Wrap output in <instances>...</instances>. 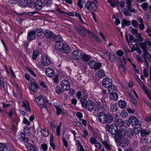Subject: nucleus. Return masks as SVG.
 I'll return each instance as SVG.
<instances>
[{"label": "nucleus", "mask_w": 151, "mask_h": 151, "mask_svg": "<svg viewBox=\"0 0 151 151\" xmlns=\"http://www.w3.org/2000/svg\"><path fill=\"white\" fill-rule=\"evenodd\" d=\"M97 1L96 0L92 1H88L85 4V7L89 11L93 12L97 8V6L96 4Z\"/></svg>", "instance_id": "obj_1"}, {"label": "nucleus", "mask_w": 151, "mask_h": 151, "mask_svg": "<svg viewBox=\"0 0 151 151\" xmlns=\"http://www.w3.org/2000/svg\"><path fill=\"white\" fill-rule=\"evenodd\" d=\"M105 128L106 131L108 130L112 135L116 134L118 130L116 126L114 124H112L111 125H106Z\"/></svg>", "instance_id": "obj_2"}, {"label": "nucleus", "mask_w": 151, "mask_h": 151, "mask_svg": "<svg viewBox=\"0 0 151 151\" xmlns=\"http://www.w3.org/2000/svg\"><path fill=\"white\" fill-rule=\"evenodd\" d=\"M114 139L116 143L121 144L122 147H123L127 146L129 143V140L126 137L121 138H115Z\"/></svg>", "instance_id": "obj_3"}, {"label": "nucleus", "mask_w": 151, "mask_h": 151, "mask_svg": "<svg viewBox=\"0 0 151 151\" xmlns=\"http://www.w3.org/2000/svg\"><path fill=\"white\" fill-rule=\"evenodd\" d=\"M71 57L74 60H80L83 57V54L80 50H75L72 52Z\"/></svg>", "instance_id": "obj_4"}, {"label": "nucleus", "mask_w": 151, "mask_h": 151, "mask_svg": "<svg viewBox=\"0 0 151 151\" xmlns=\"http://www.w3.org/2000/svg\"><path fill=\"white\" fill-rule=\"evenodd\" d=\"M35 101L40 106V107L46 108V102H45V99L42 97L41 96H39L35 98Z\"/></svg>", "instance_id": "obj_5"}, {"label": "nucleus", "mask_w": 151, "mask_h": 151, "mask_svg": "<svg viewBox=\"0 0 151 151\" xmlns=\"http://www.w3.org/2000/svg\"><path fill=\"white\" fill-rule=\"evenodd\" d=\"M94 104L91 100H88L86 102L85 105L84 107H86L88 111H91L94 109Z\"/></svg>", "instance_id": "obj_6"}, {"label": "nucleus", "mask_w": 151, "mask_h": 151, "mask_svg": "<svg viewBox=\"0 0 151 151\" xmlns=\"http://www.w3.org/2000/svg\"><path fill=\"white\" fill-rule=\"evenodd\" d=\"M41 60L42 64L44 66H47L50 64L51 61L49 57L46 54L42 55Z\"/></svg>", "instance_id": "obj_7"}, {"label": "nucleus", "mask_w": 151, "mask_h": 151, "mask_svg": "<svg viewBox=\"0 0 151 151\" xmlns=\"http://www.w3.org/2000/svg\"><path fill=\"white\" fill-rule=\"evenodd\" d=\"M60 85L62 88L64 90L67 91L69 89L70 87L69 81L66 79L62 80L61 82Z\"/></svg>", "instance_id": "obj_8"}, {"label": "nucleus", "mask_w": 151, "mask_h": 151, "mask_svg": "<svg viewBox=\"0 0 151 151\" xmlns=\"http://www.w3.org/2000/svg\"><path fill=\"white\" fill-rule=\"evenodd\" d=\"M104 124H109L111 123L113 120V117L111 114L109 113H105Z\"/></svg>", "instance_id": "obj_9"}, {"label": "nucleus", "mask_w": 151, "mask_h": 151, "mask_svg": "<svg viewBox=\"0 0 151 151\" xmlns=\"http://www.w3.org/2000/svg\"><path fill=\"white\" fill-rule=\"evenodd\" d=\"M102 82L103 86L105 88H107L112 85V80L108 78H104Z\"/></svg>", "instance_id": "obj_10"}, {"label": "nucleus", "mask_w": 151, "mask_h": 151, "mask_svg": "<svg viewBox=\"0 0 151 151\" xmlns=\"http://www.w3.org/2000/svg\"><path fill=\"white\" fill-rule=\"evenodd\" d=\"M126 130L122 128H120L119 129L117 130V134L118 137L119 138H121L124 137L126 135Z\"/></svg>", "instance_id": "obj_11"}, {"label": "nucleus", "mask_w": 151, "mask_h": 151, "mask_svg": "<svg viewBox=\"0 0 151 151\" xmlns=\"http://www.w3.org/2000/svg\"><path fill=\"white\" fill-rule=\"evenodd\" d=\"M29 87L33 92H37L38 89L37 84L35 81H31L29 85Z\"/></svg>", "instance_id": "obj_12"}, {"label": "nucleus", "mask_w": 151, "mask_h": 151, "mask_svg": "<svg viewBox=\"0 0 151 151\" xmlns=\"http://www.w3.org/2000/svg\"><path fill=\"white\" fill-rule=\"evenodd\" d=\"M129 121V124H127V125H126V126H127V125L129 126L130 124H131L133 125H135L137 124L138 122L137 118L136 117L134 116H131L130 117Z\"/></svg>", "instance_id": "obj_13"}, {"label": "nucleus", "mask_w": 151, "mask_h": 151, "mask_svg": "<svg viewBox=\"0 0 151 151\" xmlns=\"http://www.w3.org/2000/svg\"><path fill=\"white\" fill-rule=\"evenodd\" d=\"M105 113L104 112H101L99 113L98 115V118L99 121L102 124H104V122L105 118Z\"/></svg>", "instance_id": "obj_14"}, {"label": "nucleus", "mask_w": 151, "mask_h": 151, "mask_svg": "<svg viewBox=\"0 0 151 151\" xmlns=\"http://www.w3.org/2000/svg\"><path fill=\"white\" fill-rule=\"evenodd\" d=\"M34 5L36 9L40 10L42 7L43 4L41 0H37L35 3Z\"/></svg>", "instance_id": "obj_15"}, {"label": "nucleus", "mask_w": 151, "mask_h": 151, "mask_svg": "<svg viewBox=\"0 0 151 151\" xmlns=\"http://www.w3.org/2000/svg\"><path fill=\"white\" fill-rule=\"evenodd\" d=\"M45 73L46 76L50 77H53L55 75L53 69L49 68L46 69Z\"/></svg>", "instance_id": "obj_16"}, {"label": "nucleus", "mask_w": 151, "mask_h": 151, "mask_svg": "<svg viewBox=\"0 0 151 151\" xmlns=\"http://www.w3.org/2000/svg\"><path fill=\"white\" fill-rule=\"evenodd\" d=\"M19 139L21 141H24L25 142L28 143L29 141V139L27 137H25V134L24 133L21 132V133L19 135Z\"/></svg>", "instance_id": "obj_17"}, {"label": "nucleus", "mask_w": 151, "mask_h": 151, "mask_svg": "<svg viewBox=\"0 0 151 151\" xmlns=\"http://www.w3.org/2000/svg\"><path fill=\"white\" fill-rule=\"evenodd\" d=\"M136 38L134 40V42L138 43L139 42H141L143 40V38L142 36V34L140 33H138L135 35Z\"/></svg>", "instance_id": "obj_18"}, {"label": "nucleus", "mask_w": 151, "mask_h": 151, "mask_svg": "<svg viewBox=\"0 0 151 151\" xmlns=\"http://www.w3.org/2000/svg\"><path fill=\"white\" fill-rule=\"evenodd\" d=\"M44 35L47 38L51 39L52 38V39L54 35L51 31L47 30L45 32Z\"/></svg>", "instance_id": "obj_19"}, {"label": "nucleus", "mask_w": 151, "mask_h": 151, "mask_svg": "<svg viewBox=\"0 0 151 151\" xmlns=\"http://www.w3.org/2000/svg\"><path fill=\"white\" fill-rule=\"evenodd\" d=\"M114 122L115 123V124L117 127H120L123 126L124 124V122L122 119H116L114 120Z\"/></svg>", "instance_id": "obj_20"}, {"label": "nucleus", "mask_w": 151, "mask_h": 151, "mask_svg": "<svg viewBox=\"0 0 151 151\" xmlns=\"http://www.w3.org/2000/svg\"><path fill=\"white\" fill-rule=\"evenodd\" d=\"M61 50L63 52L67 54L70 52V49L68 45L66 44H64Z\"/></svg>", "instance_id": "obj_21"}, {"label": "nucleus", "mask_w": 151, "mask_h": 151, "mask_svg": "<svg viewBox=\"0 0 151 151\" xmlns=\"http://www.w3.org/2000/svg\"><path fill=\"white\" fill-rule=\"evenodd\" d=\"M64 45L62 41L60 42H57L55 44V48L58 51H60L62 48V47Z\"/></svg>", "instance_id": "obj_22"}, {"label": "nucleus", "mask_w": 151, "mask_h": 151, "mask_svg": "<svg viewBox=\"0 0 151 151\" xmlns=\"http://www.w3.org/2000/svg\"><path fill=\"white\" fill-rule=\"evenodd\" d=\"M26 146L28 151H36V149L34 146L30 143H27Z\"/></svg>", "instance_id": "obj_23"}, {"label": "nucleus", "mask_w": 151, "mask_h": 151, "mask_svg": "<svg viewBox=\"0 0 151 151\" xmlns=\"http://www.w3.org/2000/svg\"><path fill=\"white\" fill-rule=\"evenodd\" d=\"M35 34L34 31H30L28 33L27 38L29 40H33L35 37Z\"/></svg>", "instance_id": "obj_24"}, {"label": "nucleus", "mask_w": 151, "mask_h": 151, "mask_svg": "<svg viewBox=\"0 0 151 151\" xmlns=\"http://www.w3.org/2000/svg\"><path fill=\"white\" fill-rule=\"evenodd\" d=\"M109 96L110 99L115 100H117L118 98V94L116 92L112 93H110Z\"/></svg>", "instance_id": "obj_25"}, {"label": "nucleus", "mask_w": 151, "mask_h": 151, "mask_svg": "<svg viewBox=\"0 0 151 151\" xmlns=\"http://www.w3.org/2000/svg\"><path fill=\"white\" fill-rule=\"evenodd\" d=\"M122 28L124 29L125 26H129L130 24V22L125 19H123L122 21Z\"/></svg>", "instance_id": "obj_26"}, {"label": "nucleus", "mask_w": 151, "mask_h": 151, "mask_svg": "<svg viewBox=\"0 0 151 151\" xmlns=\"http://www.w3.org/2000/svg\"><path fill=\"white\" fill-rule=\"evenodd\" d=\"M52 39L55 42V43L62 42L63 41L62 38L59 35H54L52 38Z\"/></svg>", "instance_id": "obj_27"}, {"label": "nucleus", "mask_w": 151, "mask_h": 151, "mask_svg": "<svg viewBox=\"0 0 151 151\" xmlns=\"http://www.w3.org/2000/svg\"><path fill=\"white\" fill-rule=\"evenodd\" d=\"M23 104L22 105V107H25L27 111L30 112L31 110L29 108V104L28 102L25 100L23 101Z\"/></svg>", "instance_id": "obj_28"}, {"label": "nucleus", "mask_w": 151, "mask_h": 151, "mask_svg": "<svg viewBox=\"0 0 151 151\" xmlns=\"http://www.w3.org/2000/svg\"><path fill=\"white\" fill-rule=\"evenodd\" d=\"M101 110L105 111H107L109 110V107L104 101L102 102V105L101 107Z\"/></svg>", "instance_id": "obj_29"}, {"label": "nucleus", "mask_w": 151, "mask_h": 151, "mask_svg": "<svg viewBox=\"0 0 151 151\" xmlns=\"http://www.w3.org/2000/svg\"><path fill=\"white\" fill-rule=\"evenodd\" d=\"M27 2V0H18L17 3L19 5L22 6H25Z\"/></svg>", "instance_id": "obj_30"}, {"label": "nucleus", "mask_w": 151, "mask_h": 151, "mask_svg": "<svg viewBox=\"0 0 151 151\" xmlns=\"http://www.w3.org/2000/svg\"><path fill=\"white\" fill-rule=\"evenodd\" d=\"M34 31L38 36H41L43 33V30L41 28H37Z\"/></svg>", "instance_id": "obj_31"}, {"label": "nucleus", "mask_w": 151, "mask_h": 151, "mask_svg": "<svg viewBox=\"0 0 151 151\" xmlns=\"http://www.w3.org/2000/svg\"><path fill=\"white\" fill-rule=\"evenodd\" d=\"M126 134H127V136L129 137H131L133 136L134 134V132L132 129H129L127 130Z\"/></svg>", "instance_id": "obj_32"}, {"label": "nucleus", "mask_w": 151, "mask_h": 151, "mask_svg": "<svg viewBox=\"0 0 151 151\" xmlns=\"http://www.w3.org/2000/svg\"><path fill=\"white\" fill-rule=\"evenodd\" d=\"M119 106L122 109H124L127 106L126 103L124 101H120L118 102Z\"/></svg>", "instance_id": "obj_33"}, {"label": "nucleus", "mask_w": 151, "mask_h": 151, "mask_svg": "<svg viewBox=\"0 0 151 151\" xmlns=\"http://www.w3.org/2000/svg\"><path fill=\"white\" fill-rule=\"evenodd\" d=\"M41 132L43 137H47L49 135V133L48 130L46 128L42 129Z\"/></svg>", "instance_id": "obj_34"}, {"label": "nucleus", "mask_w": 151, "mask_h": 151, "mask_svg": "<svg viewBox=\"0 0 151 151\" xmlns=\"http://www.w3.org/2000/svg\"><path fill=\"white\" fill-rule=\"evenodd\" d=\"M52 3V0H44L43 1V6L48 7L50 6Z\"/></svg>", "instance_id": "obj_35"}, {"label": "nucleus", "mask_w": 151, "mask_h": 151, "mask_svg": "<svg viewBox=\"0 0 151 151\" xmlns=\"http://www.w3.org/2000/svg\"><path fill=\"white\" fill-rule=\"evenodd\" d=\"M107 88L108 91L109 93V94L116 92V87L113 86H112V85L111 86H110Z\"/></svg>", "instance_id": "obj_36"}, {"label": "nucleus", "mask_w": 151, "mask_h": 151, "mask_svg": "<svg viewBox=\"0 0 151 151\" xmlns=\"http://www.w3.org/2000/svg\"><path fill=\"white\" fill-rule=\"evenodd\" d=\"M150 132V131L143 129L141 131V134L142 137H146V136L148 135Z\"/></svg>", "instance_id": "obj_37"}, {"label": "nucleus", "mask_w": 151, "mask_h": 151, "mask_svg": "<svg viewBox=\"0 0 151 151\" xmlns=\"http://www.w3.org/2000/svg\"><path fill=\"white\" fill-rule=\"evenodd\" d=\"M87 95L86 94L84 95V97H83L81 98V102L83 107H84V106L85 105L86 103V99L87 98Z\"/></svg>", "instance_id": "obj_38"}, {"label": "nucleus", "mask_w": 151, "mask_h": 151, "mask_svg": "<svg viewBox=\"0 0 151 151\" xmlns=\"http://www.w3.org/2000/svg\"><path fill=\"white\" fill-rule=\"evenodd\" d=\"M8 149L7 146L4 143H0V151H6Z\"/></svg>", "instance_id": "obj_39"}, {"label": "nucleus", "mask_w": 151, "mask_h": 151, "mask_svg": "<svg viewBox=\"0 0 151 151\" xmlns=\"http://www.w3.org/2000/svg\"><path fill=\"white\" fill-rule=\"evenodd\" d=\"M139 45L142 50L144 51V52L147 51V45L145 42H140L139 43Z\"/></svg>", "instance_id": "obj_40"}, {"label": "nucleus", "mask_w": 151, "mask_h": 151, "mask_svg": "<svg viewBox=\"0 0 151 151\" xmlns=\"http://www.w3.org/2000/svg\"><path fill=\"white\" fill-rule=\"evenodd\" d=\"M95 110L96 111H98L101 109L100 103L99 101H96L95 104Z\"/></svg>", "instance_id": "obj_41"}, {"label": "nucleus", "mask_w": 151, "mask_h": 151, "mask_svg": "<svg viewBox=\"0 0 151 151\" xmlns=\"http://www.w3.org/2000/svg\"><path fill=\"white\" fill-rule=\"evenodd\" d=\"M130 98L131 102L134 106H136L137 105V101L136 100L135 97L131 95H130Z\"/></svg>", "instance_id": "obj_42"}, {"label": "nucleus", "mask_w": 151, "mask_h": 151, "mask_svg": "<svg viewBox=\"0 0 151 151\" xmlns=\"http://www.w3.org/2000/svg\"><path fill=\"white\" fill-rule=\"evenodd\" d=\"M97 75L98 76L102 78L105 76L104 72L102 69H100Z\"/></svg>", "instance_id": "obj_43"}, {"label": "nucleus", "mask_w": 151, "mask_h": 151, "mask_svg": "<svg viewBox=\"0 0 151 151\" xmlns=\"http://www.w3.org/2000/svg\"><path fill=\"white\" fill-rule=\"evenodd\" d=\"M147 141V137H142L140 138V143L144 145H146Z\"/></svg>", "instance_id": "obj_44"}, {"label": "nucleus", "mask_w": 151, "mask_h": 151, "mask_svg": "<svg viewBox=\"0 0 151 151\" xmlns=\"http://www.w3.org/2000/svg\"><path fill=\"white\" fill-rule=\"evenodd\" d=\"M39 54V51L38 50H34L32 54V59L33 60L36 59Z\"/></svg>", "instance_id": "obj_45"}, {"label": "nucleus", "mask_w": 151, "mask_h": 151, "mask_svg": "<svg viewBox=\"0 0 151 151\" xmlns=\"http://www.w3.org/2000/svg\"><path fill=\"white\" fill-rule=\"evenodd\" d=\"M109 58L110 61L112 63L115 62L117 60L115 56L113 55H110Z\"/></svg>", "instance_id": "obj_46"}, {"label": "nucleus", "mask_w": 151, "mask_h": 151, "mask_svg": "<svg viewBox=\"0 0 151 151\" xmlns=\"http://www.w3.org/2000/svg\"><path fill=\"white\" fill-rule=\"evenodd\" d=\"M82 58L84 61H88L90 60L91 57L90 56L88 55L84 54L83 55Z\"/></svg>", "instance_id": "obj_47"}, {"label": "nucleus", "mask_w": 151, "mask_h": 151, "mask_svg": "<svg viewBox=\"0 0 151 151\" xmlns=\"http://www.w3.org/2000/svg\"><path fill=\"white\" fill-rule=\"evenodd\" d=\"M124 15L127 16H130L131 15V13H129V10L125 8L122 9Z\"/></svg>", "instance_id": "obj_48"}, {"label": "nucleus", "mask_w": 151, "mask_h": 151, "mask_svg": "<svg viewBox=\"0 0 151 151\" xmlns=\"http://www.w3.org/2000/svg\"><path fill=\"white\" fill-rule=\"evenodd\" d=\"M50 145L52 147V149L54 150L55 149V146L53 142V136L52 134V136L50 138Z\"/></svg>", "instance_id": "obj_49"}, {"label": "nucleus", "mask_w": 151, "mask_h": 151, "mask_svg": "<svg viewBox=\"0 0 151 151\" xmlns=\"http://www.w3.org/2000/svg\"><path fill=\"white\" fill-rule=\"evenodd\" d=\"M85 1V0H78V5L81 9L83 7V4L84 3Z\"/></svg>", "instance_id": "obj_50"}, {"label": "nucleus", "mask_w": 151, "mask_h": 151, "mask_svg": "<svg viewBox=\"0 0 151 151\" xmlns=\"http://www.w3.org/2000/svg\"><path fill=\"white\" fill-rule=\"evenodd\" d=\"M96 62L94 60H91L88 63V65L91 69L93 68L95 65Z\"/></svg>", "instance_id": "obj_51"}, {"label": "nucleus", "mask_w": 151, "mask_h": 151, "mask_svg": "<svg viewBox=\"0 0 151 151\" xmlns=\"http://www.w3.org/2000/svg\"><path fill=\"white\" fill-rule=\"evenodd\" d=\"M95 65L94 66V67L93 68L95 70H96L97 69H98L99 68H100L102 66V64L101 63H96H96L95 64Z\"/></svg>", "instance_id": "obj_52"}, {"label": "nucleus", "mask_w": 151, "mask_h": 151, "mask_svg": "<svg viewBox=\"0 0 151 151\" xmlns=\"http://www.w3.org/2000/svg\"><path fill=\"white\" fill-rule=\"evenodd\" d=\"M55 92L58 94L62 93L63 92L60 86H57L55 88Z\"/></svg>", "instance_id": "obj_53"}, {"label": "nucleus", "mask_w": 151, "mask_h": 151, "mask_svg": "<svg viewBox=\"0 0 151 151\" xmlns=\"http://www.w3.org/2000/svg\"><path fill=\"white\" fill-rule=\"evenodd\" d=\"M140 6L145 10H146L148 7V4L147 3H144L140 5Z\"/></svg>", "instance_id": "obj_54"}, {"label": "nucleus", "mask_w": 151, "mask_h": 151, "mask_svg": "<svg viewBox=\"0 0 151 151\" xmlns=\"http://www.w3.org/2000/svg\"><path fill=\"white\" fill-rule=\"evenodd\" d=\"M17 2V0H10L9 1L8 4L10 6H13Z\"/></svg>", "instance_id": "obj_55"}, {"label": "nucleus", "mask_w": 151, "mask_h": 151, "mask_svg": "<svg viewBox=\"0 0 151 151\" xmlns=\"http://www.w3.org/2000/svg\"><path fill=\"white\" fill-rule=\"evenodd\" d=\"M139 83L140 86H141L143 90H145V89L147 88V87L144 84L142 81L139 79Z\"/></svg>", "instance_id": "obj_56"}, {"label": "nucleus", "mask_w": 151, "mask_h": 151, "mask_svg": "<svg viewBox=\"0 0 151 151\" xmlns=\"http://www.w3.org/2000/svg\"><path fill=\"white\" fill-rule=\"evenodd\" d=\"M116 5L118 6H120L121 8H123L125 6L124 2L123 1H121L116 3Z\"/></svg>", "instance_id": "obj_57"}, {"label": "nucleus", "mask_w": 151, "mask_h": 151, "mask_svg": "<svg viewBox=\"0 0 151 151\" xmlns=\"http://www.w3.org/2000/svg\"><path fill=\"white\" fill-rule=\"evenodd\" d=\"M132 26L135 27H137L138 26V22L136 20H133L132 22Z\"/></svg>", "instance_id": "obj_58"}, {"label": "nucleus", "mask_w": 151, "mask_h": 151, "mask_svg": "<svg viewBox=\"0 0 151 151\" xmlns=\"http://www.w3.org/2000/svg\"><path fill=\"white\" fill-rule=\"evenodd\" d=\"M92 37L93 38V39L97 41L98 42H101V39L98 36L96 35L95 34H94V36H93Z\"/></svg>", "instance_id": "obj_59"}, {"label": "nucleus", "mask_w": 151, "mask_h": 151, "mask_svg": "<svg viewBox=\"0 0 151 151\" xmlns=\"http://www.w3.org/2000/svg\"><path fill=\"white\" fill-rule=\"evenodd\" d=\"M148 69L144 68L143 73L144 76L145 77H147L148 76Z\"/></svg>", "instance_id": "obj_60"}, {"label": "nucleus", "mask_w": 151, "mask_h": 151, "mask_svg": "<svg viewBox=\"0 0 151 151\" xmlns=\"http://www.w3.org/2000/svg\"><path fill=\"white\" fill-rule=\"evenodd\" d=\"M41 148L43 150L46 151L47 150V146L46 144H42L41 145Z\"/></svg>", "instance_id": "obj_61"}, {"label": "nucleus", "mask_w": 151, "mask_h": 151, "mask_svg": "<svg viewBox=\"0 0 151 151\" xmlns=\"http://www.w3.org/2000/svg\"><path fill=\"white\" fill-rule=\"evenodd\" d=\"M145 17L148 20L151 21V15L148 13H146L145 15Z\"/></svg>", "instance_id": "obj_62"}, {"label": "nucleus", "mask_w": 151, "mask_h": 151, "mask_svg": "<svg viewBox=\"0 0 151 151\" xmlns=\"http://www.w3.org/2000/svg\"><path fill=\"white\" fill-rule=\"evenodd\" d=\"M123 54V52L122 50H119L116 52L117 55L120 57L122 56Z\"/></svg>", "instance_id": "obj_63"}, {"label": "nucleus", "mask_w": 151, "mask_h": 151, "mask_svg": "<svg viewBox=\"0 0 151 151\" xmlns=\"http://www.w3.org/2000/svg\"><path fill=\"white\" fill-rule=\"evenodd\" d=\"M90 141L91 144H95L97 142L96 139L94 137H92L90 139Z\"/></svg>", "instance_id": "obj_64"}]
</instances>
